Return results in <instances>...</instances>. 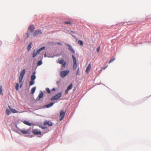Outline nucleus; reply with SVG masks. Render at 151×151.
I'll return each mask as SVG.
<instances>
[{"label":"nucleus","instance_id":"bb28decb","mask_svg":"<svg viewBox=\"0 0 151 151\" xmlns=\"http://www.w3.org/2000/svg\"><path fill=\"white\" fill-rule=\"evenodd\" d=\"M34 81L31 80V81L30 82L29 85L30 86H32L34 84Z\"/></svg>","mask_w":151,"mask_h":151},{"label":"nucleus","instance_id":"2f4dec72","mask_svg":"<svg viewBox=\"0 0 151 151\" xmlns=\"http://www.w3.org/2000/svg\"><path fill=\"white\" fill-rule=\"evenodd\" d=\"M80 71H79V68H78L77 71L76 75H80Z\"/></svg>","mask_w":151,"mask_h":151},{"label":"nucleus","instance_id":"9d476101","mask_svg":"<svg viewBox=\"0 0 151 151\" xmlns=\"http://www.w3.org/2000/svg\"><path fill=\"white\" fill-rule=\"evenodd\" d=\"M42 34V32L40 30H35L33 34V36L35 37L38 35Z\"/></svg>","mask_w":151,"mask_h":151},{"label":"nucleus","instance_id":"79ce46f5","mask_svg":"<svg viewBox=\"0 0 151 151\" xmlns=\"http://www.w3.org/2000/svg\"><path fill=\"white\" fill-rule=\"evenodd\" d=\"M46 56V54H45V56Z\"/></svg>","mask_w":151,"mask_h":151},{"label":"nucleus","instance_id":"4be33fe9","mask_svg":"<svg viewBox=\"0 0 151 151\" xmlns=\"http://www.w3.org/2000/svg\"><path fill=\"white\" fill-rule=\"evenodd\" d=\"M32 32L28 31L26 33L27 38L29 37Z\"/></svg>","mask_w":151,"mask_h":151},{"label":"nucleus","instance_id":"5701e85b","mask_svg":"<svg viewBox=\"0 0 151 151\" xmlns=\"http://www.w3.org/2000/svg\"><path fill=\"white\" fill-rule=\"evenodd\" d=\"M78 44L81 46L83 45V42L81 40H79L78 41Z\"/></svg>","mask_w":151,"mask_h":151},{"label":"nucleus","instance_id":"72a5a7b5","mask_svg":"<svg viewBox=\"0 0 151 151\" xmlns=\"http://www.w3.org/2000/svg\"><path fill=\"white\" fill-rule=\"evenodd\" d=\"M69 90H68V89H66L65 90V94H67L68 93V91H69Z\"/></svg>","mask_w":151,"mask_h":151},{"label":"nucleus","instance_id":"c85d7f7f","mask_svg":"<svg viewBox=\"0 0 151 151\" xmlns=\"http://www.w3.org/2000/svg\"><path fill=\"white\" fill-rule=\"evenodd\" d=\"M42 62L41 60H40L37 63V65L39 66L42 64Z\"/></svg>","mask_w":151,"mask_h":151},{"label":"nucleus","instance_id":"4468645a","mask_svg":"<svg viewBox=\"0 0 151 151\" xmlns=\"http://www.w3.org/2000/svg\"><path fill=\"white\" fill-rule=\"evenodd\" d=\"M67 45L68 46V49L70 50L73 53H75V50L73 49V47L70 45L67 44Z\"/></svg>","mask_w":151,"mask_h":151},{"label":"nucleus","instance_id":"f03ea898","mask_svg":"<svg viewBox=\"0 0 151 151\" xmlns=\"http://www.w3.org/2000/svg\"><path fill=\"white\" fill-rule=\"evenodd\" d=\"M45 47H43L40 48L37 50L36 52L35 51V50L34 51L33 53L32 54V58H34L41 51L45 49Z\"/></svg>","mask_w":151,"mask_h":151},{"label":"nucleus","instance_id":"1a4fd4ad","mask_svg":"<svg viewBox=\"0 0 151 151\" xmlns=\"http://www.w3.org/2000/svg\"><path fill=\"white\" fill-rule=\"evenodd\" d=\"M44 126L47 125L49 126H51L52 125V123L50 121H46L43 124Z\"/></svg>","mask_w":151,"mask_h":151},{"label":"nucleus","instance_id":"ddd939ff","mask_svg":"<svg viewBox=\"0 0 151 151\" xmlns=\"http://www.w3.org/2000/svg\"><path fill=\"white\" fill-rule=\"evenodd\" d=\"M91 64H89L86 70V72L87 73H88L90 70L91 69Z\"/></svg>","mask_w":151,"mask_h":151},{"label":"nucleus","instance_id":"39448f33","mask_svg":"<svg viewBox=\"0 0 151 151\" xmlns=\"http://www.w3.org/2000/svg\"><path fill=\"white\" fill-rule=\"evenodd\" d=\"M61 95H62V93L61 92H60L59 93L57 94L55 96L52 97L51 98V100L52 101H53V100L58 99H59L61 96Z\"/></svg>","mask_w":151,"mask_h":151},{"label":"nucleus","instance_id":"37998d69","mask_svg":"<svg viewBox=\"0 0 151 151\" xmlns=\"http://www.w3.org/2000/svg\"><path fill=\"white\" fill-rule=\"evenodd\" d=\"M22 85V84L20 86V87H21Z\"/></svg>","mask_w":151,"mask_h":151},{"label":"nucleus","instance_id":"f8f14e48","mask_svg":"<svg viewBox=\"0 0 151 151\" xmlns=\"http://www.w3.org/2000/svg\"><path fill=\"white\" fill-rule=\"evenodd\" d=\"M20 131H21L23 134H29L28 133L29 130L28 129H20Z\"/></svg>","mask_w":151,"mask_h":151},{"label":"nucleus","instance_id":"9b49d317","mask_svg":"<svg viewBox=\"0 0 151 151\" xmlns=\"http://www.w3.org/2000/svg\"><path fill=\"white\" fill-rule=\"evenodd\" d=\"M35 29V27L34 25H31L28 28L29 31L32 32Z\"/></svg>","mask_w":151,"mask_h":151},{"label":"nucleus","instance_id":"6e6552de","mask_svg":"<svg viewBox=\"0 0 151 151\" xmlns=\"http://www.w3.org/2000/svg\"><path fill=\"white\" fill-rule=\"evenodd\" d=\"M32 132L35 134H41V132L40 130H38L37 129H33L32 131Z\"/></svg>","mask_w":151,"mask_h":151},{"label":"nucleus","instance_id":"a18cd8bd","mask_svg":"<svg viewBox=\"0 0 151 151\" xmlns=\"http://www.w3.org/2000/svg\"><path fill=\"white\" fill-rule=\"evenodd\" d=\"M102 69L100 70L101 71H102Z\"/></svg>","mask_w":151,"mask_h":151},{"label":"nucleus","instance_id":"e433bc0d","mask_svg":"<svg viewBox=\"0 0 151 151\" xmlns=\"http://www.w3.org/2000/svg\"><path fill=\"white\" fill-rule=\"evenodd\" d=\"M57 44L58 45H61V44L59 42L57 43Z\"/></svg>","mask_w":151,"mask_h":151},{"label":"nucleus","instance_id":"f257e3e1","mask_svg":"<svg viewBox=\"0 0 151 151\" xmlns=\"http://www.w3.org/2000/svg\"><path fill=\"white\" fill-rule=\"evenodd\" d=\"M57 63L62 65V67L63 68H65L67 64L66 62H64V60L62 58H59Z\"/></svg>","mask_w":151,"mask_h":151},{"label":"nucleus","instance_id":"c756f323","mask_svg":"<svg viewBox=\"0 0 151 151\" xmlns=\"http://www.w3.org/2000/svg\"><path fill=\"white\" fill-rule=\"evenodd\" d=\"M115 60V58H112V59H110V60H109V63H111V62H113V61H114V60Z\"/></svg>","mask_w":151,"mask_h":151},{"label":"nucleus","instance_id":"a211bd4d","mask_svg":"<svg viewBox=\"0 0 151 151\" xmlns=\"http://www.w3.org/2000/svg\"><path fill=\"white\" fill-rule=\"evenodd\" d=\"M73 86V84L72 83H71L67 87V89H68V90H70L71 89Z\"/></svg>","mask_w":151,"mask_h":151},{"label":"nucleus","instance_id":"393cba45","mask_svg":"<svg viewBox=\"0 0 151 151\" xmlns=\"http://www.w3.org/2000/svg\"><path fill=\"white\" fill-rule=\"evenodd\" d=\"M2 86H0V95H2Z\"/></svg>","mask_w":151,"mask_h":151},{"label":"nucleus","instance_id":"f3484780","mask_svg":"<svg viewBox=\"0 0 151 151\" xmlns=\"http://www.w3.org/2000/svg\"><path fill=\"white\" fill-rule=\"evenodd\" d=\"M23 123L27 125L28 126H30L32 124L31 123H29L28 121H24L23 122Z\"/></svg>","mask_w":151,"mask_h":151},{"label":"nucleus","instance_id":"dca6fc26","mask_svg":"<svg viewBox=\"0 0 151 151\" xmlns=\"http://www.w3.org/2000/svg\"><path fill=\"white\" fill-rule=\"evenodd\" d=\"M9 108L10 110H11V111L13 113H17L18 112L16 111V110L15 109H12L11 108L10 106H9Z\"/></svg>","mask_w":151,"mask_h":151},{"label":"nucleus","instance_id":"20e7f679","mask_svg":"<svg viewBox=\"0 0 151 151\" xmlns=\"http://www.w3.org/2000/svg\"><path fill=\"white\" fill-rule=\"evenodd\" d=\"M69 70L62 71L60 72V76L62 78H64L69 73Z\"/></svg>","mask_w":151,"mask_h":151},{"label":"nucleus","instance_id":"b1692460","mask_svg":"<svg viewBox=\"0 0 151 151\" xmlns=\"http://www.w3.org/2000/svg\"><path fill=\"white\" fill-rule=\"evenodd\" d=\"M32 43L31 42L30 44H29L28 46L27 47V50L28 51H29L31 48V45Z\"/></svg>","mask_w":151,"mask_h":151},{"label":"nucleus","instance_id":"a878e982","mask_svg":"<svg viewBox=\"0 0 151 151\" xmlns=\"http://www.w3.org/2000/svg\"><path fill=\"white\" fill-rule=\"evenodd\" d=\"M6 113L8 115H9L11 113V112L10 111L9 109H6Z\"/></svg>","mask_w":151,"mask_h":151},{"label":"nucleus","instance_id":"c03bdc74","mask_svg":"<svg viewBox=\"0 0 151 151\" xmlns=\"http://www.w3.org/2000/svg\"><path fill=\"white\" fill-rule=\"evenodd\" d=\"M57 83H58V82H57Z\"/></svg>","mask_w":151,"mask_h":151},{"label":"nucleus","instance_id":"2eb2a0df","mask_svg":"<svg viewBox=\"0 0 151 151\" xmlns=\"http://www.w3.org/2000/svg\"><path fill=\"white\" fill-rule=\"evenodd\" d=\"M43 96V93L41 91L39 94V95L38 97V100H39L40 99L42 98Z\"/></svg>","mask_w":151,"mask_h":151},{"label":"nucleus","instance_id":"473e14b6","mask_svg":"<svg viewBox=\"0 0 151 151\" xmlns=\"http://www.w3.org/2000/svg\"><path fill=\"white\" fill-rule=\"evenodd\" d=\"M64 23L65 24H71V23H70V22H69V21H65V22H64Z\"/></svg>","mask_w":151,"mask_h":151},{"label":"nucleus","instance_id":"c9c22d12","mask_svg":"<svg viewBox=\"0 0 151 151\" xmlns=\"http://www.w3.org/2000/svg\"><path fill=\"white\" fill-rule=\"evenodd\" d=\"M107 67H108V65H107L106 66V67H104L103 68V70H105V69H106V68Z\"/></svg>","mask_w":151,"mask_h":151},{"label":"nucleus","instance_id":"423d86ee","mask_svg":"<svg viewBox=\"0 0 151 151\" xmlns=\"http://www.w3.org/2000/svg\"><path fill=\"white\" fill-rule=\"evenodd\" d=\"M72 57L73 58V69L74 70H75L76 69L77 66L76 60V58H75L74 55H72Z\"/></svg>","mask_w":151,"mask_h":151},{"label":"nucleus","instance_id":"f704fd0d","mask_svg":"<svg viewBox=\"0 0 151 151\" xmlns=\"http://www.w3.org/2000/svg\"><path fill=\"white\" fill-rule=\"evenodd\" d=\"M100 46L99 47L97 48V51L98 52H99V50H100Z\"/></svg>","mask_w":151,"mask_h":151},{"label":"nucleus","instance_id":"a19ab883","mask_svg":"<svg viewBox=\"0 0 151 151\" xmlns=\"http://www.w3.org/2000/svg\"><path fill=\"white\" fill-rule=\"evenodd\" d=\"M72 36H73V37H75V36H74V35H72Z\"/></svg>","mask_w":151,"mask_h":151},{"label":"nucleus","instance_id":"0eeeda50","mask_svg":"<svg viewBox=\"0 0 151 151\" xmlns=\"http://www.w3.org/2000/svg\"><path fill=\"white\" fill-rule=\"evenodd\" d=\"M60 121H62L64 118L65 115V112H64L63 110H61L60 112Z\"/></svg>","mask_w":151,"mask_h":151},{"label":"nucleus","instance_id":"aec40b11","mask_svg":"<svg viewBox=\"0 0 151 151\" xmlns=\"http://www.w3.org/2000/svg\"><path fill=\"white\" fill-rule=\"evenodd\" d=\"M36 87H35L32 89L31 90V93L32 94H33L34 93V92L35 91V90H36Z\"/></svg>","mask_w":151,"mask_h":151},{"label":"nucleus","instance_id":"58836bf2","mask_svg":"<svg viewBox=\"0 0 151 151\" xmlns=\"http://www.w3.org/2000/svg\"><path fill=\"white\" fill-rule=\"evenodd\" d=\"M1 41H0V46L1 45Z\"/></svg>","mask_w":151,"mask_h":151},{"label":"nucleus","instance_id":"cd10ccee","mask_svg":"<svg viewBox=\"0 0 151 151\" xmlns=\"http://www.w3.org/2000/svg\"><path fill=\"white\" fill-rule=\"evenodd\" d=\"M16 90H19V84L18 83H16Z\"/></svg>","mask_w":151,"mask_h":151},{"label":"nucleus","instance_id":"6ab92c4d","mask_svg":"<svg viewBox=\"0 0 151 151\" xmlns=\"http://www.w3.org/2000/svg\"><path fill=\"white\" fill-rule=\"evenodd\" d=\"M54 104V103L52 102L50 104L46 105V107L47 108H49L50 107L53 105Z\"/></svg>","mask_w":151,"mask_h":151},{"label":"nucleus","instance_id":"4c0bfd02","mask_svg":"<svg viewBox=\"0 0 151 151\" xmlns=\"http://www.w3.org/2000/svg\"><path fill=\"white\" fill-rule=\"evenodd\" d=\"M52 91H55V88H53L52 89Z\"/></svg>","mask_w":151,"mask_h":151},{"label":"nucleus","instance_id":"ea45409f","mask_svg":"<svg viewBox=\"0 0 151 151\" xmlns=\"http://www.w3.org/2000/svg\"><path fill=\"white\" fill-rule=\"evenodd\" d=\"M42 129H45V127H42Z\"/></svg>","mask_w":151,"mask_h":151},{"label":"nucleus","instance_id":"412c9836","mask_svg":"<svg viewBox=\"0 0 151 151\" xmlns=\"http://www.w3.org/2000/svg\"><path fill=\"white\" fill-rule=\"evenodd\" d=\"M36 78V76L35 75V73L32 75L31 76V79L32 80L34 81Z\"/></svg>","mask_w":151,"mask_h":151},{"label":"nucleus","instance_id":"7ed1b4c3","mask_svg":"<svg viewBox=\"0 0 151 151\" xmlns=\"http://www.w3.org/2000/svg\"><path fill=\"white\" fill-rule=\"evenodd\" d=\"M25 69H23L20 73L19 78V82L20 83H22V79L24 74L25 73Z\"/></svg>","mask_w":151,"mask_h":151},{"label":"nucleus","instance_id":"7c9ffc66","mask_svg":"<svg viewBox=\"0 0 151 151\" xmlns=\"http://www.w3.org/2000/svg\"><path fill=\"white\" fill-rule=\"evenodd\" d=\"M46 90L48 93H50L51 92L50 90L48 88H46Z\"/></svg>","mask_w":151,"mask_h":151}]
</instances>
